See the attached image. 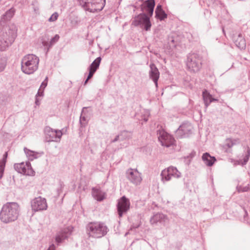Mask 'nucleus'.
<instances>
[{"mask_svg":"<svg viewBox=\"0 0 250 250\" xmlns=\"http://www.w3.org/2000/svg\"><path fill=\"white\" fill-rule=\"evenodd\" d=\"M155 5L154 0H146L141 5V10L143 11H146L148 15L145 13L139 14L135 17L132 24L135 26L144 27L146 31L149 30L151 26L149 17H151L153 15Z\"/></svg>","mask_w":250,"mask_h":250,"instance_id":"nucleus-1","label":"nucleus"},{"mask_svg":"<svg viewBox=\"0 0 250 250\" xmlns=\"http://www.w3.org/2000/svg\"><path fill=\"white\" fill-rule=\"evenodd\" d=\"M0 31V51L6 50L14 42L17 37L16 25L11 24L2 27Z\"/></svg>","mask_w":250,"mask_h":250,"instance_id":"nucleus-2","label":"nucleus"},{"mask_svg":"<svg viewBox=\"0 0 250 250\" xmlns=\"http://www.w3.org/2000/svg\"><path fill=\"white\" fill-rule=\"evenodd\" d=\"M20 206L16 202H8L3 205L0 211V220L5 224L16 221L19 215Z\"/></svg>","mask_w":250,"mask_h":250,"instance_id":"nucleus-3","label":"nucleus"},{"mask_svg":"<svg viewBox=\"0 0 250 250\" xmlns=\"http://www.w3.org/2000/svg\"><path fill=\"white\" fill-rule=\"evenodd\" d=\"M39 58L33 54L24 56L21 61V69L22 71L27 74H31L38 68Z\"/></svg>","mask_w":250,"mask_h":250,"instance_id":"nucleus-4","label":"nucleus"},{"mask_svg":"<svg viewBox=\"0 0 250 250\" xmlns=\"http://www.w3.org/2000/svg\"><path fill=\"white\" fill-rule=\"evenodd\" d=\"M86 230L90 237L100 238L107 234L109 229L103 223L91 222L86 226Z\"/></svg>","mask_w":250,"mask_h":250,"instance_id":"nucleus-5","label":"nucleus"},{"mask_svg":"<svg viewBox=\"0 0 250 250\" xmlns=\"http://www.w3.org/2000/svg\"><path fill=\"white\" fill-rule=\"evenodd\" d=\"M202 57L196 53L189 54L187 57V66L191 72H197L202 67Z\"/></svg>","mask_w":250,"mask_h":250,"instance_id":"nucleus-6","label":"nucleus"},{"mask_svg":"<svg viewBox=\"0 0 250 250\" xmlns=\"http://www.w3.org/2000/svg\"><path fill=\"white\" fill-rule=\"evenodd\" d=\"M45 141L47 142H58L62 136V133L60 130L53 129L49 126H46L44 130Z\"/></svg>","mask_w":250,"mask_h":250,"instance_id":"nucleus-7","label":"nucleus"},{"mask_svg":"<svg viewBox=\"0 0 250 250\" xmlns=\"http://www.w3.org/2000/svg\"><path fill=\"white\" fill-rule=\"evenodd\" d=\"M130 203L129 200L125 196H122L118 200L117 204V213L119 218H121L130 208Z\"/></svg>","mask_w":250,"mask_h":250,"instance_id":"nucleus-8","label":"nucleus"},{"mask_svg":"<svg viewBox=\"0 0 250 250\" xmlns=\"http://www.w3.org/2000/svg\"><path fill=\"white\" fill-rule=\"evenodd\" d=\"M161 176L163 180L168 181L171 180L172 177L175 178H180L181 176V173L176 167L170 166L162 171Z\"/></svg>","mask_w":250,"mask_h":250,"instance_id":"nucleus-9","label":"nucleus"},{"mask_svg":"<svg viewBox=\"0 0 250 250\" xmlns=\"http://www.w3.org/2000/svg\"><path fill=\"white\" fill-rule=\"evenodd\" d=\"M157 135L158 140L160 142L162 146L167 147L174 144V138L164 130H158Z\"/></svg>","mask_w":250,"mask_h":250,"instance_id":"nucleus-10","label":"nucleus"},{"mask_svg":"<svg viewBox=\"0 0 250 250\" xmlns=\"http://www.w3.org/2000/svg\"><path fill=\"white\" fill-rule=\"evenodd\" d=\"M14 167L20 173L30 176H33L35 174V171L33 170L29 162H26L25 164L23 162L15 164L14 165Z\"/></svg>","mask_w":250,"mask_h":250,"instance_id":"nucleus-11","label":"nucleus"},{"mask_svg":"<svg viewBox=\"0 0 250 250\" xmlns=\"http://www.w3.org/2000/svg\"><path fill=\"white\" fill-rule=\"evenodd\" d=\"M192 126L189 123H184L176 131L178 138L188 137L192 133Z\"/></svg>","mask_w":250,"mask_h":250,"instance_id":"nucleus-12","label":"nucleus"},{"mask_svg":"<svg viewBox=\"0 0 250 250\" xmlns=\"http://www.w3.org/2000/svg\"><path fill=\"white\" fill-rule=\"evenodd\" d=\"M31 207L35 211L45 210L47 208L46 200L41 197L36 198L31 201Z\"/></svg>","mask_w":250,"mask_h":250,"instance_id":"nucleus-13","label":"nucleus"},{"mask_svg":"<svg viewBox=\"0 0 250 250\" xmlns=\"http://www.w3.org/2000/svg\"><path fill=\"white\" fill-rule=\"evenodd\" d=\"M126 177L127 179L133 184L138 185L142 181L141 173L137 169L130 168L126 171Z\"/></svg>","mask_w":250,"mask_h":250,"instance_id":"nucleus-14","label":"nucleus"},{"mask_svg":"<svg viewBox=\"0 0 250 250\" xmlns=\"http://www.w3.org/2000/svg\"><path fill=\"white\" fill-rule=\"evenodd\" d=\"M105 4V0H93L91 2V6L86 8V10L91 13H95L101 11Z\"/></svg>","mask_w":250,"mask_h":250,"instance_id":"nucleus-15","label":"nucleus"},{"mask_svg":"<svg viewBox=\"0 0 250 250\" xmlns=\"http://www.w3.org/2000/svg\"><path fill=\"white\" fill-rule=\"evenodd\" d=\"M167 221V216L162 213H156L150 219V223L152 225H156L158 223L163 225H165Z\"/></svg>","mask_w":250,"mask_h":250,"instance_id":"nucleus-16","label":"nucleus"},{"mask_svg":"<svg viewBox=\"0 0 250 250\" xmlns=\"http://www.w3.org/2000/svg\"><path fill=\"white\" fill-rule=\"evenodd\" d=\"M101 58L100 57H98L89 66L88 70L89 71V74L87 76L86 79L84 82V84H85L89 79L92 78L93 75L98 69L100 66V64L101 61Z\"/></svg>","mask_w":250,"mask_h":250,"instance_id":"nucleus-17","label":"nucleus"},{"mask_svg":"<svg viewBox=\"0 0 250 250\" xmlns=\"http://www.w3.org/2000/svg\"><path fill=\"white\" fill-rule=\"evenodd\" d=\"M15 12V9L13 8H11L7 10L6 13L2 16L0 21V26L1 27V28L12 24H7V22L9 21L13 17Z\"/></svg>","mask_w":250,"mask_h":250,"instance_id":"nucleus-18","label":"nucleus"},{"mask_svg":"<svg viewBox=\"0 0 250 250\" xmlns=\"http://www.w3.org/2000/svg\"><path fill=\"white\" fill-rule=\"evenodd\" d=\"M149 67V78L153 81L155 85L157 86L158 84V80L160 76L159 71L156 65L153 63H150Z\"/></svg>","mask_w":250,"mask_h":250,"instance_id":"nucleus-19","label":"nucleus"},{"mask_svg":"<svg viewBox=\"0 0 250 250\" xmlns=\"http://www.w3.org/2000/svg\"><path fill=\"white\" fill-rule=\"evenodd\" d=\"M71 232L68 229H64L61 231L59 232L56 235L55 240L56 242L59 244L62 242V241L66 239L70 234Z\"/></svg>","mask_w":250,"mask_h":250,"instance_id":"nucleus-20","label":"nucleus"},{"mask_svg":"<svg viewBox=\"0 0 250 250\" xmlns=\"http://www.w3.org/2000/svg\"><path fill=\"white\" fill-rule=\"evenodd\" d=\"M202 159L204 163L208 167L212 166L216 161L215 157L211 156L208 152H206L203 154Z\"/></svg>","mask_w":250,"mask_h":250,"instance_id":"nucleus-21","label":"nucleus"},{"mask_svg":"<svg viewBox=\"0 0 250 250\" xmlns=\"http://www.w3.org/2000/svg\"><path fill=\"white\" fill-rule=\"evenodd\" d=\"M92 195L98 201H102L105 198V193L100 189L93 188Z\"/></svg>","mask_w":250,"mask_h":250,"instance_id":"nucleus-22","label":"nucleus"},{"mask_svg":"<svg viewBox=\"0 0 250 250\" xmlns=\"http://www.w3.org/2000/svg\"><path fill=\"white\" fill-rule=\"evenodd\" d=\"M234 42L236 45L241 49H243L246 48V43L245 39L242 37L241 34H239L235 40Z\"/></svg>","mask_w":250,"mask_h":250,"instance_id":"nucleus-23","label":"nucleus"},{"mask_svg":"<svg viewBox=\"0 0 250 250\" xmlns=\"http://www.w3.org/2000/svg\"><path fill=\"white\" fill-rule=\"evenodd\" d=\"M24 151L29 160L33 161L39 157V153L28 149L26 147L24 148Z\"/></svg>","mask_w":250,"mask_h":250,"instance_id":"nucleus-24","label":"nucleus"},{"mask_svg":"<svg viewBox=\"0 0 250 250\" xmlns=\"http://www.w3.org/2000/svg\"><path fill=\"white\" fill-rule=\"evenodd\" d=\"M202 96L206 108H207L211 103L218 101V99L213 98L212 95H202Z\"/></svg>","mask_w":250,"mask_h":250,"instance_id":"nucleus-25","label":"nucleus"},{"mask_svg":"<svg viewBox=\"0 0 250 250\" xmlns=\"http://www.w3.org/2000/svg\"><path fill=\"white\" fill-rule=\"evenodd\" d=\"M245 154L243 155L244 157L243 159V162L242 163V165L243 166L246 165L248 162L250 155V148L249 147L247 146L245 148Z\"/></svg>","mask_w":250,"mask_h":250,"instance_id":"nucleus-26","label":"nucleus"},{"mask_svg":"<svg viewBox=\"0 0 250 250\" xmlns=\"http://www.w3.org/2000/svg\"><path fill=\"white\" fill-rule=\"evenodd\" d=\"M7 156V152L5 153L3 157L2 162H0V179L2 177L5 165V159Z\"/></svg>","mask_w":250,"mask_h":250,"instance_id":"nucleus-27","label":"nucleus"},{"mask_svg":"<svg viewBox=\"0 0 250 250\" xmlns=\"http://www.w3.org/2000/svg\"><path fill=\"white\" fill-rule=\"evenodd\" d=\"M119 135L120 136L121 141L129 139L131 137V132L125 130L122 131Z\"/></svg>","mask_w":250,"mask_h":250,"instance_id":"nucleus-28","label":"nucleus"},{"mask_svg":"<svg viewBox=\"0 0 250 250\" xmlns=\"http://www.w3.org/2000/svg\"><path fill=\"white\" fill-rule=\"evenodd\" d=\"M167 44L170 49L174 48L176 44L175 42L174 38L173 36H168L167 39Z\"/></svg>","mask_w":250,"mask_h":250,"instance_id":"nucleus-29","label":"nucleus"},{"mask_svg":"<svg viewBox=\"0 0 250 250\" xmlns=\"http://www.w3.org/2000/svg\"><path fill=\"white\" fill-rule=\"evenodd\" d=\"M155 17L157 19L162 21L165 18H167V15L163 10H161L160 11H158L157 14H155Z\"/></svg>","mask_w":250,"mask_h":250,"instance_id":"nucleus-30","label":"nucleus"},{"mask_svg":"<svg viewBox=\"0 0 250 250\" xmlns=\"http://www.w3.org/2000/svg\"><path fill=\"white\" fill-rule=\"evenodd\" d=\"M47 77H46L45 80L42 82L39 89L38 90L37 94H43L44 89L46 87V86H47Z\"/></svg>","mask_w":250,"mask_h":250,"instance_id":"nucleus-31","label":"nucleus"},{"mask_svg":"<svg viewBox=\"0 0 250 250\" xmlns=\"http://www.w3.org/2000/svg\"><path fill=\"white\" fill-rule=\"evenodd\" d=\"M86 107L83 108L82 112V114L80 116V123L81 124V127H84L87 123L86 117L84 116L83 115V112H84L83 110H84V109H86Z\"/></svg>","mask_w":250,"mask_h":250,"instance_id":"nucleus-32","label":"nucleus"},{"mask_svg":"<svg viewBox=\"0 0 250 250\" xmlns=\"http://www.w3.org/2000/svg\"><path fill=\"white\" fill-rule=\"evenodd\" d=\"M78 1H79L80 4L84 8V9H85V10L86 11H87L86 10V8L89 7V6H91V2H89V0H78Z\"/></svg>","mask_w":250,"mask_h":250,"instance_id":"nucleus-33","label":"nucleus"},{"mask_svg":"<svg viewBox=\"0 0 250 250\" xmlns=\"http://www.w3.org/2000/svg\"><path fill=\"white\" fill-rule=\"evenodd\" d=\"M6 65V60L5 58H1L0 59V72L2 71Z\"/></svg>","mask_w":250,"mask_h":250,"instance_id":"nucleus-34","label":"nucleus"},{"mask_svg":"<svg viewBox=\"0 0 250 250\" xmlns=\"http://www.w3.org/2000/svg\"><path fill=\"white\" fill-rule=\"evenodd\" d=\"M60 38V36L56 34L53 38H52L50 42H49V47H51L53 44H54L56 42H57Z\"/></svg>","mask_w":250,"mask_h":250,"instance_id":"nucleus-35","label":"nucleus"},{"mask_svg":"<svg viewBox=\"0 0 250 250\" xmlns=\"http://www.w3.org/2000/svg\"><path fill=\"white\" fill-rule=\"evenodd\" d=\"M44 95H36L35 104L39 106L40 104V101L42 99Z\"/></svg>","mask_w":250,"mask_h":250,"instance_id":"nucleus-36","label":"nucleus"},{"mask_svg":"<svg viewBox=\"0 0 250 250\" xmlns=\"http://www.w3.org/2000/svg\"><path fill=\"white\" fill-rule=\"evenodd\" d=\"M233 146V143L230 140H227L226 143L224 145L225 148H227L226 147L229 148H231Z\"/></svg>","mask_w":250,"mask_h":250,"instance_id":"nucleus-37","label":"nucleus"},{"mask_svg":"<svg viewBox=\"0 0 250 250\" xmlns=\"http://www.w3.org/2000/svg\"><path fill=\"white\" fill-rule=\"evenodd\" d=\"M58 16V14L57 12H55L51 15L48 21H54L57 19Z\"/></svg>","mask_w":250,"mask_h":250,"instance_id":"nucleus-38","label":"nucleus"},{"mask_svg":"<svg viewBox=\"0 0 250 250\" xmlns=\"http://www.w3.org/2000/svg\"><path fill=\"white\" fill-rule=\"evenodd\" d=\"M42 44L44 47H47L48 50L49 49L50 47H49V42H48L47 41L45 40L42 41Z\"/></svg>","mask_w":250,"mask_h":250,"instance_id":"nucleus-39","label":"nucleus"},{"mask_svg":"<svg viewBox=\"0 0 250 250\" xmlns=\"http://www.w3.org/2000/svg\"><path fill=\"white\" fill-rule=\"evenodd\" d=\"M161 10H163L162 8V6L161 5L158 4L156 8L155 9V13L157 14L158 11H160Z\"/></svg>","mask_w":250,"mask_h":250,"instance_id":"nucleus-40","label":"nucleus"},{"mask_svg":"<svg viewBox=\"0 0 250 250\" xmlns=\"http://www.w3.org/2000/svg\"><path fill=\"white\" fill-rule=\"evenodd\" d=\"M118 141H121L120 136L119 134L117 135L116 137L113 140L111 141V143H115Z\"/></svg>","mask_w":250,"mask_h":250,"instance_id":"nucleus-41","label":"nucleus"},{"mask_svg":"<svg viewBox=\"0 0 250 250\" xmlns=\"http://www.w3.org/2000/svg\"><path fill=\"white\" fill-rule=\"evenodd\" d=\"M211 93H214V92L211 91V90H208V89H204L203 90L202 94H210Z\"/></svg>","mask_w":250,"mask_h":250,"instance_id":"nucleus-42","label":"nucleus"},{"mask_svg":"<svg viewBox=\"0 0 250 250\" xmlns=\"http://www.w3.org/2000/svg\"><path fill=\"white\" fill-rule=\"evenodd\" d=\"M56 250V247L54 244H52L50 246V247L48 248V249L47 250Z\"/></svg>","mask_w":250,"mask_h":250,"instance_id":"nucleus-43","label":"nucleus"},{"mask_svg":"<svg viewBox=\"0 0 250 250\" xmlns=\"http://www.w3.org/2000/svg\"><path fill=\"white\" fill-rule=\"evenodd\" d=\"M144 121H145V122H147V121L148 119H147V118H144Z\"/></svg>","mask_w":250,"mask_h":250,"instance_id":"nucleus-44","label":"nucleus"},{"mask_svg":"<svg viewBox=\"0 0 250 250\" xmlns=\"http://www.w3.org/2000/svg\"><path fill=\"white\" fill-rule=\"evenodd\" d=\"M62 185L61 184V188H62Z\"/></svg>","mask_w":250,"mask_h":250,"instance_id":"nucleus-45","label":"nucleus"}]
</instances>
